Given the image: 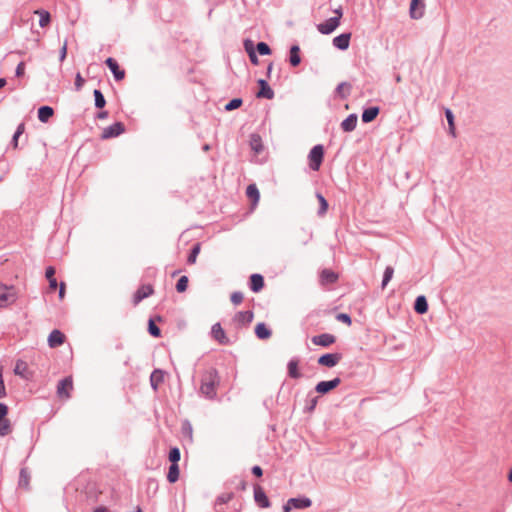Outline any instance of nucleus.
Returning a JSON list of instances; mask_svg holds the SVG:
<instances>
[{
  "label": "nucleus",
  "instance_id": "f257e3e1",
  "mask_svg": "<svg viewBox=\"0 0 512 512\" xmlns=\"http://www.w3.org/2000/svg\"><path fill=\"white\" fill-rule=\"evenodd\" d=\"M220 379L216 370H207L201 378L200 391L207 398H214Z\"/></svg>",
  "mask_w": 512,
  "mask_h": 512
},
{
  "label": "nucleus",
  "instance_id": "f03ea898",
  "mask_svg": "<svg viewBox=\"0 0 512 512\" xmlns=\"http://www.w3.org/2000/svg\"><path fill=\"white\" fill-rule=\"evenodd\" d=\"M18 298L16 289L0 283V308H7L14 304Z\"/></svg>",
  "mask_w": 512,
  "mask_h": 512
},
{
  "label": "nucleus",
  "instance_id": "7ed1b4c3",
  "mask_svg": "<svg viewBox=\"0 0 512 512\" xmlns=\"http://www.w3.org/2000/svg\"><path fill=\"white\" fill-rule=\"evenodd\" d=\"M324 159V148L322 145L314 146L308 155V164L313 171H318Z\"/></svg>",
  "mask_w": 512,
  "mask_h": 512
},
{
  "label": "nucleus",
  "instance_id": "20e7f679",
  "mask_svg": "<svg viewBox=\"0 0 512 512\" xmlns=\"http://www.w3.org/2000/svg\"><path fill=\"white\" fill-rule=\"evenodd\" d=\"M335 14L336 16L317 25V29L321 34H330L339 26L342 12L340 10H336Z\"/></svg>",
  "mask_w": 512,
  "mask_h": 512
},
{
  "label": "nucleus",
  "instance_id": "39448f33",
  "mask_svg": "<svg viewBox=\"0 0 512 512\" xmlns=\"http://www.w3.org/2000/svg\"><path fill=\"white\" fill-rule=\"evenodd\" d=\"M73 390V379L68 376L61 380L57 385V395L59 398L67 400L71 397V391Z\"/></svg>",
  "mask_w": 512,
  "mask_h": 512
},
{
  "label": "nucleus",
  "instance_id": "423d86ee",
  "mask_svg": "<svg viewBox=\"0 0 512 512\" xmlns=\"http://www.w3.org/2000/svg\"><path fill=\"white\" fill-rule=\"evenodd\" d=\"M124 131H125V127H124L123 123L117 122L109 127H106L102 132L101 138L105 140V139L117 137V136L121 135Z\"/></svg>",
  "mask_w": 512,
  "mask_h": 512
},
{
  "label": "nucleus",
  "instance_id": "0eeeda50",
  "mask_svg": "<svg viewBox=\"0 0 512 512\" xmlns=\"http://www.w3.org/2000/svg\"><path fill=\"white\" fill-rule=\"evenodd\" d=\"M153 293H154V289L151 284L142 285L141 287H139V289L135 292V294L133 296L134 305H137L143 299L149 297Z\"/></svg>",
  "mask_w": 512,
  "mask_h": 512
},
{
  "label": "nucleus",
  "instance_id": "6e6552de",
  "mask_svg": "<svg viewBox=\"0 0 512 512\" xmlns=\"http://www.w3.org/2000/svg\"><path fill=\"white\" fill-rule=\"evenodd\" d=\"M341 358V355L338 353L324 354L319 357L318 364L331 368L336 366L340 362Z\"/></svg>",
  "mask_w": 512,
  "mask_h": 512
},
{
  "label": "nucleus",
  "instance_id": "1a4fd4ad",
  "mask_svg": "<svg viewBox=\"0 0 512 512\" xmlns=\"http://www.w3.org/2000/svg\"><path fill=\"white\" fill-rule=\"evenodd\" d=\"M425 12V4L423 0H411L409 13L411 18L420 19Z\"/></svg>",
  "mask_w": 512,
  "mask_h": 512
},
{
  "label": "nucleus",
  "instance_id": "9d476101",
  "mask_svg": "<svg viewBox=\"0 0 512 512\" xmlns=\"http://www.w3.org/2000/svg\"><path fill=\"white\" fill-rule=\"evenodd\" d=\"M340 382L341 380L339 378H334L330 381H321L316 385L315 390L320 394H326L329 391L335 389L340 384Z\"/></svg>",
  "mask_w": 512,
  "mask_h": 512
},
{
  "label": "nucleus",
  "instance_id": "9b49d317",
  "mask_svg": "<svg viewBox=\"0 0 512 512\" xmlns=\"http://www.w3.org/2000/svg\"><path fill=\"white\" fill-rule=\"evenodd\" d=\"M335 341V336L328 333L320 334L312 338L313 344L323 347H328L335 343Z\"/></svg>",
  "mask_w": 512,
  "mask_h": 512
},
{
  "label": "nucleus",
  "instance_id": "f8f14e48",
  "mask_svg": "<svg viewBox=\"0 0 512 512\" xmlns=\"http://www.w3.org/2000/svg\"><path fill=\"white\" fill-rule=\"evenodd\" d=\"M106 64L109 67V69L111 70V72L113 73L114 78L117 81H121L124 79L125 71L123 69H120V67L115 59H113L111 57L107 58Z\"/></svg>",
  "mask_w": 512,
  "mask_h": 512
},
{
  "label": "nucleus",
  "instance_id": "ddd939ff",
  "mask_svg": "<svg viewBox=\"0 0 512 512\" xmlns=\"http://www.w3.org/2000/svg\"><path fill=\"white\" fill-rule=\"evenodd\" d=\"M212 336L213 338L222 345H226L229 343V339L227 338L225 331L223 330L220 323H216L212 326Z\"/></svg>",
  "mask_w": 512,
  "mask_h": 512
},
{
  "label": "nucleus",
  "instance_id": "4468645a",
  "mask_svg": "<svg viewBox=\"0 0 512 512\" xmlns=\"http://www.w3.org/2000/svg\"><path fill=\"white\" fill-rule=\"evenodd\" d=\"M254 498L256 503L262 508H268L270 506V501L266 496L265 492L260 486H255L254 488Z\"/></svg>",
  "mask_w": 512,
  "mask_h": 512
},
{
  "label": "nucleus",
  "instance_id": "2eb2a0df",
  "mask_svg": "<svg viewBox=\"0 0 512 512\" xmlns=\"http://www.w3.org/2000/svg\"><path fill=\"white\" fill-rule=\"evenodd\" d=\"M14 373L24 379H30L32 376L31 371L29 370L28 364L23 360H18L16 362Z\"/></svg>",
  "mask_w": 512,
  "mask_h": 512
},
{
  "label": "nucleus",
  "instance_id": "dca6fc26",
  "mask_svg": "<svg viewBox=\"0 0 512 512\" xmlns=\"http://www.w3.org/2000/svg\"><path fill=\"white\" fill-rule=\"evenodd\" d=\"M65 341V335L59 330H53L48 337V344L51 348L60 346Z\"/></svg>",
  "mask_w": 512,
  "mask_h": 512
},
{
  "label": "nucleus",
  "instance_id": "f3484780",
  "mask_svg": "<svg viewBox=\"0 0 512 512\" xmlns=\"http://www.w3.org/2000/svg\"><path fill=\"white\" fill-rule=\"evenodd\" d=\"M258 84L260 86V90L257 93L258 98L272 99L274 97L273 90L270 88V86L267 84L265 80H258Z\"/></svg>",
  "mask_w": 512,
  "mask_h": 512
},
{
  "label": "nucleus",
  "instance_id": "a211bd4d",
  "mask_svg": "<svg viewBox=\"0 0 512 512\" xmlns=\"http://www.w3.org/2000/svg\"><path fill=\"white\" fill-rule=\"evenodd\" d=\"M350 38V33L341 34L333 39V44L338 49L346 50L349 47Z\"/></svg>",
  "mask_w": 512,
  "mask_h": 512
},
{
  "label": "nucleus",
  "instance_id": "6ab92c4d",
  "mask_svg": "<svg viewBox=\"0 0 512 512\" xmlns=\"http://www.w3.org/2000/svg\"><path fill=\"white\" fill-rule=\"evenodd\" d=\"M338 275L329 269H324L320 274V282L322 285L336 282Z\"/></svg>",
  "mask_w": 512,
  "mask_h": 512
},
{
  "label": "nucleus",
  "instance_id": "aec40b11",
  "mask_svg": "<svg viewBox=\"0 0 512 512\" xmlns=\"http://www.w3.org/2000/svg\"><path fill=\"white\" fill-rule=\"evenodd\" d=\"M264 287V278L260 274L250 276V288L254 292H259Z\"/></svg>",
  "mask_w": 512,
  "mask_h": 512
},
{
  "label": "nucleus",
  "instance_id": "412c9836",
  "mask_svg": "<svg viewBox=\"0 0 512 512\" xmlns=\"http://www.w3.org/2000/svg\"><path fill=\"white\" fill-rule=\"evenodd\" d=\"M246 195L252 201L253 207H255L260 199V193L255 184H250L247 187Z\"/></svg>",
  "mask_w": 512,
  "mask_h": 512
},
{
  "label": "nucleus",
  "instance_id": "4be33fe9",
  "mask_svg": "<svg viewBox=\"0 0 512 512\" xmlns=\"http://www.w3.org/2000/svg\"><path fill=\"white\" fill-rule=\"evenodd\" d=\"M164 381V372L162 370H154L150 376L151 386L157 390L158 386Z\"/></svg>",
  "mask_w": 512,
  "mask_h": 512
},
{
  "label": "nucleus",
  "instance_id": "5701e85b",
  "mask_svg": "<svg viewBox=\"0 0 512 512\" xmlns=\"http://www.w3.org/2000/svg\"><path fill=\"white\" fill-rule=\"evenodd\" d=\"M253 312L252 311H241L235 315V321L240 324L247 325L253 320Z\"/></svg>",
  "mask_w": 512,
  "mask_h": 512
},
{
  "label": "nucleus",
  "instance_id": "b1692460",
  "mask_svg": "<svg viewBox=\"0 0 512 512\" xmlns=\"http://www.w3.org/2000/svg\"><path fill=\"white\" fill-rule=\"evenodd\" d=\"M356 124L357 116L355 114H351L341 123V127L345 132H351L355 129Z\"/></svg>",
  "mask_w": 512,
  "mask_h": 512
},
{
  "label": "nucleus",
  "instance_id": "393cba45",
  "mask_svg": "<svg viewBox=\"0 0 512 512\" xmlns=\"http://www.w3.org/2000/svg\"><path fill=\"white\" fill-rule=\"evenodd\" d=\"M378 114H379L378 107L367 108L362 113V121L365 123H369V122L373 121L377 117Z\"/></svg>",
  "mask_w": 512,
  "mask_h": 512
},
{
  "label": "nucleus",
  "instance_id": "a878e982",
  "mask_svg": "<svg viewBox=\"0 0 512 512\" xmlns=\"http://www.w3.org/2000/svg\"><path fill=\"white\" fill-rule=\"evenodd\" d=\"M298 365H299V361L296 359H292L289 361L287 368H288V375L291 378L299 379L301 377V373L299 371Z\"/></svg>",
  "mask_w": 512,
  "mask_h": 512
},
{
  "label": "nucleus",
  "instance_id": "bb28decb",
  "mask_svg": "<svg viewBox=\"0 0 512 512\" xmlns=\"http://www.w3.org/2000/svg\"><path fill=\"white\" fill-rule=\"evenodd\" d=\"M54 114V110L49 106H42L38 110V118L41 122L46 123Z\"/></svg>",
  "mask_w": 512,
  "mask_h": 512
},
{
  "label": "nucleus",
  "instance_id": "cd10ccee",
  "mask_svg": "<svg viewBox=\"0 0 512 512\" xmlns=\"http://www.w3.org/2000/svg\"><path fill=\"white\" fill-rule=\"evenodd\" d=\"M289 503L296 509L308 508L311 506V500L309 498H291L289 499Z\"/></svg>",
  "mask_w": 512,
  "mask_h": 512
},
{
  "label": "nucleus",
  "instance_id": "c85d7f7f",
  "mask_svg": "<svg viewBox=\"0 0 512 512\" xmlns=\"http://www.w3.org/2000/svg\"><path fill=\"white\" fill-rule=\"evenodd\" d=\"M414 309L419 314H424L428 310V303L425 296H418L415 301Z\"/></svg>",
  "mask_w": 512,
  "mask_h": 512
},
{
  "label": "nucleus",
  "instance_id": "c756f323",
  "mask_svg": "<svg viewBox=\"0 0 512 512\" xmlns=\"http://www.w3.org/2000/svg\"><path fill=\"white\" fill-rule=\"evenodd\" d=\"M55 275V268L52 266H49L46 268L45 276L49 282V288L50 290H55L58 286L57 280L54 277Z\"/></svg>",
  "mask_w": 512,
  "mask_h": 512
},
{
  "label": "nucleus",
  "instance_id": "7c9ffc66",
  "mask_svg": "<svg viewBox=\"0 0 512 512\" xmlns=\"http://www.w3.org/2000/svg\"><path fill=\"white\" fill-rule=\"evenodd\" d=\"M255 334L259 339H268L271 336V331L264 323H258L255 327Z\"/></svg>",
  "mask_w": 512,
  "mask_h": 512
},
{
  "label": "nucleus",
  "instance_id": "2f4dec72",
  "mask_svg": "<svg viewBox=\"0 0 512 512\" xmlns=\"http://www.w3.org/2000/svg\"><path fill=\"white\" fill-rule=\"evenodd\" d=\"M250 147L255 153H260L263 149L262 140L259 135L253 134L250 139Z\"/></svg>",
  "mask_w": 512,
  "mask_h": 512
},
{
  "label": "nucleus",
  "instance_id": "473e14b6",
  "mask_svg": "<svg viewBox=\"0 0 512 512\" xmlns=\"http://www.w3.org/2000/svg\"><path fill=\"white\" fill-rule=\"evenodd\" d=\"M300 48L297 45H294L290 49V63L292 66H298L301 62V58L299 56Z\"/></svg>",
  "mask_w": 512,
  "mask_h": 512
},
{
  "label": "nucleus",
  "instance_id": "72a5a7b5",
  "mask_svg": "<svg viewBox=\"0 0 512 512\" xmlns=\"http://www.w3.org/2000/svg\"><path fill=\"white\" fill-rule=\"evenodd\" d=\"M167 479L170 483H175L179 479V467L178 464H171Z\"/></svg>",
  "mask_w": 512,
  "mask_h": 512
},
{
  "label": "nucleus",
  "instance_id": "f704fd0d",
  "mask_svg": "<svg viewBox=\"0 0 512 512\" xmlns=\"http://www.w3.org/2000/svg\"><path fill=\"white\" fill-rule=\"evenodd\" d=\"M12 431L11 422L6 418L0 419V436H6Z\"/></svg>",
  "mask_w": 512,
  "mask_h": 512
},
{
  "label": "nucleus",
  "instance_id": "c9c22d12",
  "mask_svg": "<svg viewBox=\"0 0 512 512\" xmlns=\"http://www.w3.org/2000/svg\"><path fill=\"white\" fill-rule=\"evenodd\" d=\"M200 251H201V244L200 243L195 244L191 250V253L189 254V256L187 258L188 264L193 265L196 263V260H197V257L199 255Z\"/></svg>",
  "mask_w": 512,
  "mask_h": 512
},
{
  "label": "nucleus",
  "instance_id": "e433bc0d",
  "mask_svg": "<svg viewBox=\"0 0 512 512\" xmlns=\"http://www.w3.org/2000/svg\"><path fill=\"white\" fill-rule=\"evenodd\" d=\"M36 14L39 15L40 19H39V25L41 27H46L49 25L50 23V14L49 12L47 11H44V10H37L35 11Z\"/></svg>",
  "mask_w": 512,
  "mask_h": 512
},
{
  "label": "nucleus",
  "instance_id": "4c0bfd02",
  "mask_svg": "<svg viewBox=\"0 0 512 512\" xmlns=\"http://www.w3.org/2000/svg\"><path fill=\"white\" fill-rule=\"evenodd\" d=\"M351 92V85L347 82H342L337 87V93L342 97L346 98Z\"/></svg>",
  "mask_w": 512,
  "mask_h": 512
},
{
  "label": "nucleus",
  "instance_id": "58836bf2",
  "mask_svg": "<svg viewBox=\"0 0 512 512\" xmlns=\"http://www.w3.org/2000/svg\"><path fill=\"white\" fill-rule=\"evenodd\" d=\"M445 115H446V119H447L448 124H449V132H450V134L453 137H455L456 133H455V124H454L453 113H452V111L450 109H446Z\"/></svg>",
  "mask_w": 512,
  "mask_h": 512
},
{
  "label": "nucleus",
  "instance_id": "ea45409f",
  "mask_svg": "<svg viewBox=\"0 0 512 512\" xmlns=\"http://www.w3.org/2000/svg\"><path fill=\"white\" fill-rule=\"evenodd\" d=\"M189 279L187 276H181L176 284V290L179 293H183L187 290Z\"/></svg>",
  "mask_w": 512,
  "mask_h": 512
},
{
  "label": "nucleus",
  "instance_id": "a19ab883",
  "mask_svg": "<svg viewBox=\"0 0 512 512\" xmlns=\"http://www.w3.org/2000/svg\"><path fill=\"white\" fill-rule=\"evenodd\" d=\"M95 106L97 108H103L106 104L105 98L100 90H94Z\"/></svg>",
  "mask_w": 512,
  "mask_h": 512
},
{
  "label": "nucleus",
  "instance_id": "79ce46f5",
  "mask_svg": "<svg viewBox=\"0 0 512 512\" xmlns=\"http://www.w3.org/2000/svg\"><path fill=\"white\" fill-rule=\"evenodd\" d=\"M316 197L320 204L319 215H324L328 210V202L320 193H318Z\"/></svg>",
  "mask_w": 512,
  "mask_h": 512
},
{
  "label": "nucleus",
  "instance_id": "37998d69",
  "mask_svg": "<svg viewBox=\"0 0 512 512\" xmlns=\"http://www.w3.org/2000/svg\"><path fill=\"white\" fill-rule=\"evenodd\" d=\"M394 274V269L390 266L386 267L384 271L383 281H382V288L384 289L386 285L389 283V281L392 279Z\"/></svg>",
  "mask_w": 512,
  "mask_h": 512
},
{
  "label": "nucleus",
  "instance_id": "c03bdc74",
  "mask_svg": "<svg viewBox=\"0 0 512 512\" xmlns=\"http://www.w3.org/2000/svg\"><path fill=\"white\" fill-rule=\"evenodd\" d=\"M169 460L172 464H178V461L180 460V450L177 447L170 450Z\"/></svg>",
  "mask_w": 512,
  "mask_h": 512
},
{
  "label": "nucleus",
  "instance_id": "a18cd8bd",
  "mask_svg": "<svg viewBox=\"0 0 512 512\" xmlns=\"http://www.w3.org/2000/svg\"><path fill=\"white\" fill-rule=\"evenodd\" d=\"M148 330L149 333L154 337H160L161 335L160 329L156 326L155 322L152 319H150L148 322Z\"/></svg>",
  "mask_w": 512,
  "mask_h": 512
},
{
  "label": "nucleus",
  "instance_id": "49530a36",
  "mask_svg": "<svg viewBox=\"0 0 512 512\" xmlns=\"http://www.w3.org/2000/svg\"><path fill=\"white\" fill-rule=\"evenodd\" d=\"M233 498L232 492H225L218 496L216 503L217 504H226Z\"/></svg>",
  "mask_w": 512,
  "mask_h": 512
},
{
  "label": "nucleus",
  "instance_id": "de8ad7c7",
  "mask_svg": "<svg viewBox=\"0 0 512 512\" xmlns=\"http://www.w3.org/2000/svg\"><path fill=\"white\" fill-rule=\"evenodd\" d=\"M243 299L244 295L240 291H235L230 296V300L234 305H239L240 303H242Z\"/></svg>",
  "mask_w": 512,
  "mask_h": 512
},
{
  "label": "nucleus",
  "instance_id": "09e8293b",
  "mask_svg": "<svg viewBox=\"0 0 512 512\" xmlns=\"http://www.w3.org/2000/svg\"><path fill=\"white\" fill-rule=\"evenodd\" d=\"M241 104H242V100L235 98L226 104L225 109L227 111H231V110L239 108L241 106Z\"/></svg>",
  "mask_w": 512,
  "mask_h": 512
},
{
  "label": "nucleus",
  "instance_id": "8fccbe9b",
  "mask_svg": "<svg viewBox=\"0 0 512 512\" xmlns=\"http://www.w3.org/2000/svg\"><path fill=\"white\" fill-rule=\"evenodd\" d=\"M257 51L261 55H269L271 53V49L269 46L264 42H259L257 44Z\"/></svg>",
  "mask_w": 512,
  "mask_h": 512
},
{
  "label": "nucleus",
  "instance_id": "3c124183",
  "mask_svg": "<svg viewBox=\"0 0 512 512\" xmlns=\"http://www.w3.org/2000/svg\"><path fill=\"white\" fill-rule=\"evenodd\" d=\"M24 129H25V126L24 124H20L13 136V143H14V147L16 148L18 146V138L19 136L24 132Z\"/></svg>",
  "mask_w": 512,
  "mask_h": 512
},
{
  "label": "nucleus",
  "instance_id": "603ef678",
  "mask_svg": "<svg viewBox=\"0 0 512 512\" xmlns=\"http://www.w3.org/2000/svg\"><path fill=\"white\" fill-rule=\"evenodd\" d=\"M336 319H337L338 321H341V322L345 323V324H346V325H348V326H350V325H351V323H352V321H351V317H350L348 314H346V313H340V314H338V315L336 316Z\"/></svg>",
  "mask_w": 512,
  "mask_h": 512
},
{
  "label": "nucleus",
  "instance_id": "864d4df0",
  "mask_svg": "<svg viewBox=\"0 0 512 512\" xmlns=\"http://www.w3.org/2000/svg\"><path fill=\"white\" fill-rule=\"evenodd\" d=\"M84 83H85L84 78L81 76L80 73H77L76 77H75V89L77 91L81 90L83 85H84Z\"/></svg>",
  "mask_w": 512,
  "mask_h": 512
},
{
  "label": "nucleus",
  "instance_id": "5fc2aeb1",
  "mask_svg": "<svg viewBox=\"0 0 512 512\" xmlns=\"http://www.w3.org/2000/svg\"><path fill=\"white\" fill-rule=\"evenodd\" d=\"M246 50H247V52H248V54H249V58H250L251 62H252L253 64L257 65V64H258V58H257V56H256L255 52H254L252 49H251V50H249V48H248V46H247V45H246Z\"/></svg>",
  "mask_w": 512,
  "mask_h": 512
},
{
  "label": "nucleus",
  "instance_id": "6e6d98bb",
  "mask_svg": "<svg viewBox=\"0 0 512 512\" xmlns=\"http://www.w3.org/2000/svg\"><path fill=\"white\" fill-rule=\"evenodd\" d=\"M25 73V64L24 62H20L16 68V76L21 77Z\"/></svg>",
  "mask_w": 512,
  "mask_h": 512
},
{
  "label": "nucleus",
  "instance_id": "4d7b16f0",
  "mask_svg": "<svg viewBox=\"0 0 512 512\" xmlns=\"http://www.w3.org/2000/svg\"><path fill=\"white\" fill-rule=\"evenodd\" d=\"M8 413V407L4 403H0V419L6 418Z\"/></svg>",
  "mask_w": 512,
  "mask_h": 512
},
{
  "label": "nucleus",
  "instance_id": "13d9d810",
  "mask_svg": "<svg viewBox=\"0 0 512 512\" xmlns=\"http://www.w3.org/2000/svg\"><path fill=\"white\" fill-rule=\"evenodd\" d=\"M65 290H66V285L65 283H60L59 285V298L60 300H63L64 297H65Z\"/></svg>",
  "mask_w": 512,
  "mask_h": 512
},
{
  "label": "nucleus",
  "instance_id": "bf43d9fd",
  "mask_svg": "<svg viewBox=\"0 0 512 512\" xmlns=\"http://www.w3.org/2000/svg\"><path fill=\"white\" fill-rule=\"evenodd\" d=\"M67 54V42L65 41L62 48H61V54H60V60L63 61Z\"/></svg>",
  "mask_w": 512,
  "mask_h": 512
},
{
  "label": "nucleus",
  "instance_id": "052dcab7",
  "mask_svg": "<svg viewBox=\"0 0 512 512\" xmlns=\"http://www.w3.org/2000/svg\"><path fill=\"white\" fill-rule=\"evenodd\" d=\"M252 473H253L255 476H257V477H260V476H262L263 471H262V468H261L260 466H254V467L252 468Z\"/></svg>",
  "mask_w": 512,
  "mask_h": 512
},
{
  "label": "nucleus",
  "instance_id": "680f3d73",
  "mask_svg": "<svg viewBox=\"0 0 512 512\" xmlns=\"http://www.w3.org/2000/svg\"><path fill=\"white\" fill-rule=\"evenodd\" d=\"M93 512H110V510L105 506L96 507Z\"/></svg>",
  "mask_w": 512,
  "mask_h": 512
},
{
  "label": "nucleus",
  "instance_id": "e2e57ef3",
  "mask_svg": "<svg viewBox=\"0 0 512 512\" xmlns=\"http://www.w3.org/2000/svg\"><path fill=\"white\" fill-rule=\"evenodd\" d=\"M291 508H293L292 504H290L288 501L287 504L284 506V512H289Z\"/></svg>",
  "mask_w": 512,
  "mask_h": 512
},
{
  "label": "nucleus",
  "instance_id": "0e129e2a",
  "mask_svg": "<svg viewBox=\"0 0 512 512\" xmlns=\"http://www.w3.org/2000/svg\"><path fill=\"white\" fill-rule=\"evenodd\" d=\"M316 403H317V399H313L312 402H311L310 410L314 409V407L316 406Z\"/></svg>",
  "mask_w": 512,
  "mask_h": 512
},
{
  "label": "nucleus",
  "instance_id": "69168bd1",
  "mask_svg": "<svg viewBox=\"0 0 512 512\" xmlns=\"http://www.w3.org/2000/svg\"><path fill=\"white\" fill-rule=\"evenodd\" d=\"M106 116H107V112H101V113H99L98 118L103 119Z\"/></svg>",
  "mask_w": 512,
  "mask_h": 512
},
{
  "label": "nucleus",
  "instance_id": "338daca9",
  "mask_svg": "<svg viewBox=\"0 0 512 512\" xmlns=\"http://www.w3.org/2000/svg\"><path fill=\"white\" fill-rule=\"evenodd\" d=\"M6 84V80L4 78H0V88L4 87Z\"/></svg>",
  "mask_w": 512,
  "mask_h": 512
},
{
  "label": "nucleus",
  "instance_id": "774afa93",
  "mask_svg": "<svg viewBox=\"0 0 512 512\" xmlns=\"http://www.w3.org/2000/svg\"><path fill=\"white\" fill-rule=\"evenodd\" d=\"M508 479L512 483V469L509 472Z\"/></svg>",
  "mask_w": 512,
  "mask_h": 512
}]
</instances>
